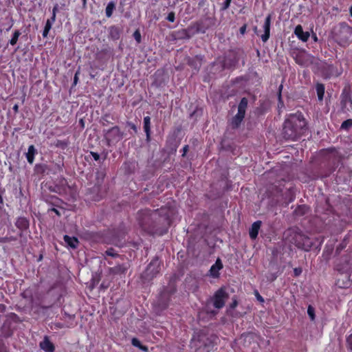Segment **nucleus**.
<instances>
[{"label":"nucleus","mask_w":352,"mask_h":352,"mask_svg":"<svg viewBox=\"0 0 352 352\" xmlns=\"http://www.w3.org/2000/svg\"><path fill=\"white\" fill-rule=\"evenodd\" d=\"M245 113V111H240L238 109V112H237L236 115L235 116V117H236L237 118L240 119L242 121L244 118Z\"/></svg>","instance_id":"obj_27"},{"label":"nucleus","mask_w":352,"mask_h":352,"mask_svg":"<svg viewBox=\"0 0 352 352\" xmlns=\"http://www.w3.org/2000/svg\"><path fill=\"white\" fill-rule=\"evenodd\" d=\"M307 122L300 113L289 116L285 121L283 136L285 140L294 141L305 133Z\"/></svg>","instance_id":"obj_1"},{"label":"nucleus","mask_w":352,"mask_h":352,"mask_svg":"<svg viewBox=\"0 0 352 352\" xmlns=\"http://www.w3.org/2000/svg\"><path fill=\"white\" fill-rule=\"evenodd\" d=\"M56 20L55 17H51L50 19H48L46 21L43 32V36L47 37L48 35V33L50 30V29L52 27V25L54 24V21Z\"/></svg>","instance_id":"obj_16"},{"label":"nucleus","mask_w":352,"mask_h":352,"mask_svg":"<svg viewBox=\"0 0 352 352\" xmlns=\"http://www.w3.org/2000/svg\"><path fill=\"white\" fill-rule=\"evenodd\" d=\"M39 346L45 352H54L55 349L54 344L50 342L47 336H45L43 340L40 342Z\"/></svg>","instance_id":"obj_8"},{"label":"nucleus","mask_w":352,"mask_h":352,"mask_svg":"<svg viewBox=\"0 0 352 352\" xmlns=\"http://www.w3.org/2000/svg\"><path fill=\"white\" fill-rule=\"evenodd\" d=\"M64 241L67 244L68 246H69L72 248H77L78 245V240L76 237H70L67 235L64 236Z\"/></svg>","instance_id":"obj_15"},{"label":"nucleus","mask_w":352,"mask_h":352,"mask_svg":"<svg viewBox=\"0 0 352 352\" xmlns=\"http://www.w3.org/2000/svg\"><path fill=\"white\" fill-rule=\"evenodd\" d=\"M337 269H338V271L341 272L340 275H341L342 274H343L344 275H345V273L344 272V268L340 267L338 265H337ZM345 271H347V269H345ZM346 274H347V275H348V274H347V273H346Z\"/></svg>","instance_id":"obj_38"},{"label":"nucleus","mask_w":352,"mask_h":352,"mask_svg":"<svg viewBox=\"0 0 352 352\" xmlns=\"http://www.w3.org/2000/svg\"><path fill=\"white\" fill-rule=\"evenodd\" d=\"M352 127V119H348L344 121L341 124V129L348 130Z\"/></svg>","instance_id":"obj_22"},{"label":"nucleus","mask_w":352,"mask_h":352,"mask_svg":"<svg viewBox=\"0 0 352 352\" xmlns=\"http://www.w3.org/2000/svg\"><path fill=\"white\" fill-rule=\"evenodd\" d=\"M58 327H62L63 326H62L60 324H58Z\"/></svg>","instance_id":"obj_50"},{"label":"nucleus","mask_w":352,"mask_h":352,"mask_svg":"<svg viewBox=\"0 0 352 352\" xmlns=\"http://www.w3.org/2000/svg\"><path fill=\"white\" fill-rule=\"evenodd\" d=\"M231 1L232 0H226L223 3V8L222 9L223 10H226L228 9L229 7H230V3H231Z\"/></svg>","instance_id":"obj_32"},{"label":"nucleus","mask_w":352,"mask_h":352,"mask_svg":"<svg viewBox=\"0 0 352 352\" xmlns=\"http://www.w3.org/2000/svg\"><path fill=\"white\" fill-rule=\"evenodd\" d=\"M144 130L146 135V140L149 141L151 135V118L149 116L144 118Z\"/></svg>","instance_id":"obj_13"},{"label":"nucleus","mask_w":352,"mask_h":352,"mask_svg":"<svg viewBox=\"0 0 352 352\" xmlns=\"http://www.w3.org/2000/svg\"><path fill=\"white\" fill-rule=\"evenodd\" d=\"M258 300H261V301L263 300V298L261 296H259Z\"/></svg>","instance_id":"obj_48"},{"label":"nucleus","mask_w":352,"mask_h":352,"mask_svg":"<svg viewBox=\"0 0 352 352\" xmlns=\"http://www.w3.org/2000/svg\"><path fill=\"white\" fill-rule=\"evenodd\" d=\"M270 24H271V15L269 14L265 19V23L263 24V30L264 34L261 35V40L263 42H266L270 35Z\"/></svg>","instance_id":"obj_5"},{"label":"nucleus","mask_w":352,"mask_h":352,"mask_svg":"<svg viewBox=\"0 0 352 352\" xmlns=\"http://www.w3.org/2000/svg\"><path fill=\"white\" fill-rule=\"evenodd\" d=\"M58 4H56L54 8H53V10H52V17H55L56 18V12L58 11Z\"/></svg>","instance_id":"obj_35"},{"label":"nucleus","mask_w":352,"mask_h":352,"mask_svg":"<svg viewBox=\"0 0 352 352\" xmlns=\"http://www.w3.org/2000/svg\"><path fill=\"white\" fill-rule=\"evenodd\" d=\"M12 240H14V239L13 237H3V238H1L0 239V242H2V243H7V242H10Z\"/></svg>","instance_id":"obj_33"},{"label":"nucleus","mask_w":352,"mask_h":352,"mask_svg":"<svg viewBox=\"0 0 352 352\" xmlns=\"http://www.w3.org/2000/svg\"><path fill=\"white\" fill-rule=\"evenodd\" d=\"M122 137L123 134L118 126L112 127L107 130L104 133V138L109 144L113 142H118L122 138Z\"/></svg>","instance_id":"obj_3"},{"label":"nucleus","mask_w":352,"mask_h":352,"mask_svg":"<svg viewBox=\"0 0 352 352\" xmlns=\"http://www.w3.org/2000/svg\"><path fill=\"white\" fill-rule=\"evenodd\" d=\"M116 8V4L114 2H109L105 9V14L107 17H111L112 16L113 12Z\"/></svg>","instance_id":"obj_18"},{"label":"nucleus","mask_w":352,"mask_h":352,"mask_svg":"<svg viewBox=\"0 0 352 352\" xmlns=\"http://www.w3.org/2000/svg\"><path fill=\"white\" fill-rule=\"evenodd\" d=\"M0 202H2V198L1 196H0Z\"/></svg>","instance_id":"obj_52"},{"label":"nucleus","mask_w":352,"mask_h":352,"mask_svg":"<svg viewBox=\"0 0 352 352\" xmlns=\"http://www.w3.org/2000/svg\"><path fill=\"white\" fill-rule=\"evenodd\" d=\"M127 269L128 266L125 264L117 265L113 267H110L109 272L113 275L124 274L126 273Z\"/></svg>","instance_id":"obj_9"},{"label":"nucleus","mask_w":352,"mask_h":352,"mask_svg":"<svg viewBox=\"0 0 352 352\" xmlns=\"http://www.w3.org/2000/svg\"><path fill=\"white\" fill-rule=\"evenodd\" d=\"M80 74V69H78L75 75H74V85H76L78 83V75Z\"/></svg>","instance_id":"obj_34"},{"label":"nucleus","mask_w":352,"mask_h":352,"mask_svg":"<svg viewBox=\"0 0 352 352\" xmlns=\"http://www.w3.org/2000/svg\"><path fill=\"white\" fill-rule=\"evenodd\" d=\"M131 343L134 346H136L139 349L142 346L140 341L138 339L135 338L132 339Z\"/></svg>","instance_id":"obj_25"},{"label":"nucleus","mask_w":352,"mask_h":352,"mask_svg":"<svg viewBox=\"0 0 352 352\" xmlns=\"http://www.w3.org/2000/svg\"><path fill=\"white\" fill-rule=\"evenodd\" d=\"M159 266H160L159 261L157 259L153 260L146 268V276L151 275L152 277L155 276L159 272V270H158Z\"/></svg>","instance_id":"obj_6"},{"label":"nucleus","mask_w":352,"mask_h":352,"mask_svg":"<svg viewBox=\"0 0 352 352\" xmlns=\"http://www.w3.org/2000/svg\"><path fill=\"white\" fill-rule=\"evenodd\" d=\"M261 226V221H255L252 225V226L250 229V231H249L250 236L252 239H255L257 237L258 234V230H260Z\"/></svg>","instance_id":"obj_11"},{"label":"nucleus","mask_w":352,"mask_h":352,"mask_svg":"<svg viewBox=\"0 0 352 352\" xmlns=\"http://www.w3.org/2000/svg\"><path fill=\"white\" fill-rule=\"evenodd\" d=\"M307 314H308L311 320L314 321L315 320V309L312 306H311V305L308 306Z\"/></svg>","instance_id":"obj_23"},{"label":"nucleus","mask_w":352,"mask_h":352,"mask_svg":"<svg viewBox=\"0 0 352 352\" xmlns=\"http://www.w3.org/2000/svg\"><path fill=\"white\" fill-rule=\"evenodd\" d=\"M91 154L92 157H94V159L96 161H97V160H99V158H100V155H99V154H98V153H95V152H91Z\"/></svg>","instance_id":"obj_36"},{"label":"nucleus","mask_w":352,"mask_h":352,"mask_svg":"<svg viewBox=\"0 0 352 352\" xmlns=\"http://www.w3.org/2000/svg\"><path fill=\"white\" fill-rule=\"evenodd\" d=\"M346 344L348 349L352 351V333L346 338Z\"/></svg>","instance_id":"obj_26"},{"label":"nucleus","mask_w":352,"mask_h":352,"mask_svg":"<svg viewBox=\"0 0 352 352\" xmlns=\"http://www.w3.org/2000/svg\"><path fill=\"white\" fill-rule=\"evenodd\" d=\"M82 6L83 7H86V5H87V0H82Z\"/></svg>","instance_id":"obj_45"},{"label":"nucleus","mask_w":352,"mask_h":352,"mask_svg":"<svg viewBox=\"0 0 352 352\" xmlns=\"http://www.w3.org/2000/svg\"><path fill=\"white\" fill-rule=\"evenodd\" d=\"M248 107V99L246 98H243L241 100V102L238 106V109L240 111H245Z\"/></svg>","instance_id":"obj_21"},{"label":"nucleus","mask_w":352,"mask_h":352,"mask_svg":"<svg viewBox=\"0 0 352 352\" xmlns=\"http://www.w3.org/2000/svg\"><path fill=\"white\" fill-rule=\"evenodd\" d=\"M36 153V149L33 145L28 147V153H26L27 160L29 163L32 164L34 162V156Z\"/></svg>","instance_id":"obj_17"},{"label":"nucleus","mask_w":352,"mask_h":352,"mask_svg":"<svg viewBox=\"0 0 352 352\" xmlns=\"http://www.w3.org/2000/svg\"><path fill=\"white\" fill-rule=\"evenodd\" d=\"M112 30H117V29H116V28H112ZM112 31H113V30H111V32H112Z\"/></svg>","instance_id":"obj_53"},{"label":"nucleus","mask_w":352,"mask_h":352,"mask_svg":"<svg viewBox=\"0 0 352 352\" xmlns=\"http://www.w3.org/2000/svg\"><path fill=\"white\" fill-rule=\"evenodd\" d=\"M223 264L219 258H218L215 263L212 265L210 270V276L214 278H217L219 276V271L222 269Z\"/></svg>","instance_id":"obj_10"},{"label":"nucleus","mask_w":352,"mask_h":352,"mask_svg":"<svg viewBox=\"0 0 352 352\" xmlns=\"http://www.w3.org/2000/svg\"><path fill=\"white\" fill-rule=\"evenodd\" d=\"M54 211H55L57 214H58V211L56 209H54Z\"/></svg>","instance_id":"obj_51"},{"label":"nucleus","mask_w":352,"mask_h":352,"mask_svg":"<svg viewBox=\"0 0 352 352\" xmlns=\"http://www.w3.org/2000/svg\"><path fill=\"white\" fill-rule=\"evenodd\" d=\"M21 34V33L20 32L19 30L14 31V32L13 33V35L9 42L11 45H14L15 44H16L19 37L20 36Z\"/></svg>","instance_id":"obj_20"},{"label":"nucleus","mask_w":352,"mask_h":352,"mask_svg":"<svg viewBox=\"0 0 352 352\" xmlns=\"http://www.w3.org/2000/svg\"><path fill=\"white\" fill-rule=\"evenodd\" d=\"M166 19L170 22H174L175 19V13L173 12L168 13Z\"/></svg>","instance_id":"obj_29"},{"label":"nucleus","mask_w":352,"mask_h":352,"mask_svg":"<svg viewBox=\"0 0 352 352\" xmlns=\"http://www.w3.org/2000/svg\"><path fill=\"white\" fill-rule=\"evenodd\" d=\"M311 57L307 54H302L296 58L297 63L306 66L311 62Z\"/></svg>","instance_id":"obj_14"},{"label":"nucleus","mask_w":352,"mask_h":352,"mask_svg":"<svg viewBox=\"0 0 352 352\" xmlns=\"http://www.w3.org/2000/svg\"><path fill=\"white\" fill-rule=\"evenodd\" d=\"M350 14L352 16V6L349 8Z\"/></svg>","instance_id":"obj_46"},{"label":"nucleus","mask_w":352,"mask_h":352,"mask_svg":"<svg viewBox=\"0 0 352 352\" xmlns=\"http://www.w3.org/2000/svg\"><path fill=\"white\" fill-rule=\"evenodd\" d=\"M227 298L228 294L223 288L218 289L212 298L214 307L217 309L222 308L225 305V301Z\"/></svg>","instance_id":"obj_4"},{"label":"nucleus","mask_w":352,"mask_h":352,"mask_svg":"<svg viewBox=\"0 0 352 352\" xmlns=\"http://www.w3.org/2000/svg\"><path fill=\"white\" fill-rule=\"evenodd\" d=\"M183 154H182V156H184L186 155V153H187L188 150V145H185L184 147H183Z\"/></svg>","instance_id":"obj_39"},{"label":"nucleus","mask_w":352,"mask_h":352,"mask_svg":"<svg viewBox=\"0 0 352 352\" xmlns=\"http://www.w3.org/2000/svg\"><path fill=\"white\" fill-rule=\"evenodd\" d=\"M316 91L319 100H322L324 94V86L322 84H317Z\"/></svg>","instance_id":"obj_19"},{"label":"nucleus","mask_w":352,"mask_h":352,"mask_svg":"<svg viewBox=\"0 0 352 352\" xmlns=\"http://www.w3.org/2000/svg\"><path fill=\"white\" fill-rule=\"evenodd\" d=\"M140 349L145 352L148 351V347L144 345H142Z\"/></svg>","instance_id":"obj_41"},{"label":"nucleus","mask_w":352,"mask_h":352,"mask_svg":"<svg viewBox=\"0 0 352 352\" xmlns=\"http://www.w3.org/2000/svg\"><path fill=\"white\" fill-rule=\"evenodd\" d=\"M245 113V111H240L238 109V112H237L236 115L235 116V117H236L237 118L240 119L242 121L244 118Z\"/></svg>","instance_id":"obj_28"},{"label":"nucleus","mask_w":352,"mask_h":352,"mask_svg":"<svg viewBox=\"0 0 352 352\" xmlns=\"http://www.w3.org/2000/svg\"><path fill=\"white\" fill-rule=\"evenodd\" d=\"M134 38L138 43L141 41V34L138 30H136L133 34Z\"/></svg>","instance_id":"obj_30"},{"label":"nucleus","mask_w":352,"mask_h":352,"mask_svg":"<svg viewBox=\"0 0 352 352\" xmlns=\"http://www.w3.org/2000/svg\"><path fill=\"white\" fill-rule=\"evenodd\" d=\"M245 28H245V25H244V26H243V27H241V28H240V32H241V34H244V32H245Z\"/></svg>","instance_id":"obj_44"},{"label":"nucleus","mask_w":352,"mask_h":352,"mask_svg":"<svg viewBox=\"0 0 352 352\" xmlns=\"http://www.w3.org/2000/svg\"><path fill=\"white\" fill-rule=\"evenodd\" d=\"M351 274L344 275L343 274H341V277L338 278L337 280V285L340 287H348L351 284V278H350Z\"/></svg>","instance_id":"obj_12"},{"label":"nucleus","mask_w":352,"mask_h":352,"mask_svg":"<svg viewBox=\"0 0 352 352\" xmlns=\"http://www.w3.org/2000/svg\"><path fill=\"white\" fill-rule=\"evenodd\" d=\"M106 254L110 256H116L118 254L113 249H109L106 251Z\"/></svg>","instance_id":"obj_31"},{"label":"nucleus","mask_w":352,"mask_h":352,"mask_svg":"<svg viewBox=\"0 0 352 352\" xmlns=\"http://www.w3.org/2000/svg\"><path fill=\"white\" fill-rule=\"evenodd\" d=\"M131 128H132L133 130H135V131L136 130V127H135V126L134 124H132V125H131Z\"/></svg>","instance_id":"obj_47"},{"label":"nucleus","mask_w":352,"mask_h":352,"mask_svg":"<svg viewBox=\"0 0 352 352\" xmlns=\"http://www.w3.org/2000/svg\"><path fill=\"white\" fill-rule=\"evenodd\" d=\"M282 89H283V85H280L279 86V87H278V91H279V92H278V100H279V102L281 101V90H282Z\"/></svg>","instance_id":"obj_37"},{"label":"nucleus","mask_w":352,"mask_h":352,"mask_svg":"<svg viewBox=\"0 0 352 352\" xmlns=\"http://www.w3.org/2000/svg\"><path fill=\"white\" fill-rule=\"evenodd\" d=\"M314 39L315 41H317V37H316V36H315L314 37Z\"/></svg>","instance_id":"obj_49"},{"label":"nucleus","mask_w":352,"mask_h":352,"mask_svg":"<svg viewBox=\"0 0 352 352\" xmlns=\"http://www.w3.org/2000/svg\"><path fill=\"white\" fill-rule=\"evenodd\" d=\"M13 110L16 113L18 112V111H19V105L17 104L14 105Z\"/></svg>","instance_id":"obj_42"},{"label":"nucleus","mask_w":352,"mask_h":352,"mask_svg":"<svg viewBox=\"0 0 352 352\" xmlns=\"http://www.w3.org/2000/svg\"><path fill=\"white\" fill-rule=\"evenodd\" d=\"M344 30H345V32H348V33H351V34H352V28H350V27H349V26H346V27L344 28Z\"/></svg>","instance_id":"obj_40"},{"label":"nucleus","mask_w":352,"mask_h":352,"mask_svg":"<svg viewBox=\"0 0 352 352\" xmlns=\"http://www.w3.org/2000/svg\"><path fill=\"white\" fill-rule=\"evenodd\" d=\"M241 122L242 121L240 119L234 116L232 120L231 125L232 128H237L239 127Z\"/></svg>","instance_id":"obj_24"},{"label":"nucleus","mask_w":352,"mask_h":352,"mask_svg":"<svg viewBox=\"0 0 352 352\" xmlns=\"http://www.w3.org/2000/svg\"><path fill=\"white\" fill-rule=\"evenodd\" d=\"M287 234L289 235L292 239L290 242L294 243L298 248L308 251L311 246L310 239L305 235L297 232L294 229H289L287 231Z\"/></svg>","instance_id":"obj_2"},{"label":"nucleus","mask_w":352,"mask_h":352,"mask_svg":"<svg viewBox=\"0 0 352 352\" xmlns=\"http://www.w3.org/2000/svg\"><path fill=\"white\" fill-rule=\"evenodd\" d=\"M294 34L300 40L303 42H306L310 36L309 32H304L302 27L300 25H298L295 28Z\"/></svg>","instance_id":"obj_7"},{"label":"nucleus","mask_w":352,"mask_h":352,"mask_svg":"<svg viewBox=\"0 0 352 352\" xmlns=\"http://www.w3.org/2000/svg\"><path fill=\"white\" fill-rule=\"evenodd\" d=\"M294 272H295V274H296V276H298V275H299V274H300V273L301 272V270H298V269L296 268V269L294 270Z\"/></svg>","instance_id":"obj_43"}]
</instances>
